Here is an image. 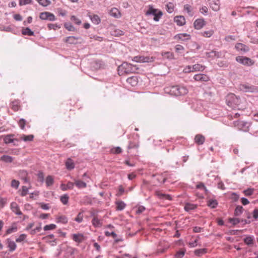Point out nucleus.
Masks as SVG:
<instances>
[{
	"label": "nucleus",
	"instance_id": "42",
	"mask_svg": "<svg viewBox=\"0 0 258 258\" xmlns=\"http://www.w3.org/2000/svg\"><path fill=\"white\" fill-rule=\"evenodd\" d=\"M92 224L96 227H100L101 226V223L100 220L96 217H94L92 219Z\"/></svg>",
	"mask_w": 258,
	"mask_h": 258
},
{
	"label": "nucleus",
	"instance_id": "2",
	"mask_svg": "<svg viewBox=\"0 0 258 258\" xmlns=\"http://www.w3.org/2000/svg\"><path fill=\"white\" fill-rule=\"evenodd\" d=\"M226 102L229 107L235 108L240 104V100L239 97L236 96L233 93H229L226 97Z\"/></svg>",
	"mask_w": 258,
	"mask_h": 258
},
{
	"label": "nucleus",
	"instance_id": "37",
	"mask_svg": "<svg viewBox=\"0 0 258 258\" xmlns=\"http://www.w3.org/2000/svg\"><path fill=\"white\" fill-rule=\"evenodd\" d=\"M54 183V179L52 176L49 175L46 178V184L47 186L52 185Z\"/></svg>",
	"mask_w": 258,
	"mask_h": 258
},
{
	"label": "nucleus",
	"instance_id": "26",
	"mask_svg": "<svg viewBox=\"0 0 258 258\" xmlns=\"http://www.w3.org/2000/svg\"><path fill=\"white\" fill-rule=\"evenodd\" d=\"M22 33L24 35L32 36L34 35V33L29 28L27 27L23 29Z\"/></svg>",
	"mask_w": 258,
	"mask_h": 258
},
{
	"label": "nucleus",
	"instance_id": "61",
	"mask_svg": "<svg viewBox=\"0 0 258 258\" xmlns=\"http://www.w3.org/2000/svg\"><path fill=\"white\" fill-rule=\"evenodd\" d=\"M111 152L114 154H119L121 153L122 149L119 147H115L111 149Z\"/></svg>",
	"mask_w": 258,
	"mask_h": 258
},
{
	"label": "nucleus",
	"instance_id": "20",
	"mask_svg": "<svg viewBox=\"0 0 258 258\" xmlns=\"http://www.w3.org/2000/svg\"><path fill=\"white\" fill-rule=\"evenodd\" d=\"M110 16L114 18H119L120 17V14L118 10L116 8H112L109 12Z\"/></svg>",
	"mask_w": 258,
	"mask_h": 258
},
{
	"label": "nucleus",
	"instance_id": "27",
	"mask_svg": "<svg viewBox=\"0 0 258 258\" xmlns=\"http://www.w3.org/2000/svg\"><path fill=\"white\" fill-rule=\"evenodd\" d=\"M192 69L194 72L203 71L205 70V67L200 64L197 63L192 66Z\"/></svg>",
	"mask_w": 258,
	"mask_h": 258
},
{
	"label": "nucleus",
	"instance_id": "15",
	"mask_svg": "<svg viewBox=\"0 0 258 258\" xmlns=\"http://www.w3.org/2000/svg\"><path fill=\"white\" fill-rule=\"evenodd\" d=\"M190 38V35L187 33H180L175 36V39L177 40H181L182 41H186Z\"/></svg>",
	"mask_w": 258,
	"mask_h": 258
},
{
	"label": "nucleus",
	"instance_id": "10",
	"mask_svg": "<svg viewBox=\"0 0 258 258\" xmlns=\"http://www.w3.org/2000/svg\"><path fill=\"white\" fill-rule=\"evenodd\" d=\"M206 25L204 19H198L194 23V26L196 29L200 30Z\"/></svg>",
	"mask_w": 258,
	"mask_h": 258
},
{
	"label": "nucleus",
	"instance_id": "41",
	"mask_svg": "<svg viewBox=\"0 0 258 258\" xmlns=\"http://www.w3.org/2000/svg\"><path fill=\"white\" fill-rule=\"evenodd\" d=\"M111 34L114 36H120L123 35V32L119 29H115L112 31Z\"/></svg>",
	"mask_w": 258,
	"mask_h": 258
},
{
	"label": "nucleus",
	"instance_id": "25",
	"mask_svg": "<svg viewBox=\"0 0 258 258\" xmlns=\"http://www.w3.org/2000/svg\"><path fill=\"white\" fill-rule=\"evenodd\" d=\"M159 11H158L157 9H154L153 6H149V9L148 10V11L146 12V15H153V16H154L157 13H158V12Z\"/></svg>",
	"mask_w": 258,
	"mask_h": 258
},
{
	"label": "nucleus",
	"instance_id": "46",
	"mask_svg": "<svg viewBox=\"0 0 258 258\" xmlns=\"http://www.w3.org/2000/svg\"><path fill=\"white\" fill-rule=\"evenodd\" d=\"M254 191V189L251 188H247L245 190H243V193L246 196H251Z\"/></svg>",
	"mask_w": 258,
	"mask_h": 258
},
{
	"label": "nucleus",
	"instance_id": "49",
	"mask_svg": "<svg viewBox=\"0 0 258 258\" xmlns=\"http://www.w3.org/2000/svg\"><path fill=\"white\" fill-rule=\"evenodd\" d=\"M8 247L11 251H14L16 248V244L14 241L9 242Z\"/></svg>",
	"mask_w": 258,
	"mask_h": 258
},
{
	"label": "nucleus",
	"instance_id": "24",
	"mask_svg": "<svg viewBox=\"0 0 258 258\" xmlns=\"http://www.w3.org/2000/svg\"><path fill=\"white\" fill-rule=\"evenodd\" d=\"M243 241L247 245H252L253 244L254 238L252 236H247L244 238Z\"/></svg>",
	"mask_w": 258,
	"mask_h": 258
},
{
	"label": "nucleus",
	"instance_id": "36",
	"mask_svg": "<svg viewBox=\"0 0 258 258\" xmlns=\"http://www.w3.org/2000/svg\"><path fill=\"white\" fill-rule=\"evenodd\" d=\"M218 205V202L216 200H210L208 203V206L211 208H215Z\"/></svg>",
	"mask_w": 258,
	"mask_h": 258
},
{
	"label": "nucleus",
	"instance_id": "60",
	"mask_svg": "<svg viewBox=\"0 0 258 258\" xmlns=\"http://www.w3.org/2000/svg\"><path fill=\"white\" fill-rule=\"evenodd\" d=\"M105 235L107 237L111 236L113 238L117 237V234L114 232H110L109 231H105Z\"/></svg>",
	"mask_w": 258,
	"mask_h": 258
},
{
	"label": "nucleus",
	"instance_id": "16",
	"mask_svg": "<svg viewBox=\"0 0 258 258\" xmlns=\"http://www.w3.org/2000/svg\"><path fill=\"white\" fill-rule=\"evenodd\" d=\"M205 141V138L204 136L198 134L195 136V142L198 145H202L204 144Z\"/></svg>",
	"mask_w": 258,
	"mask_h": 258
},
{
	"label": "nucleus",
	"instance_id": "57",
	"mask_svg": "<svg viewBox=\"0 0 258 258\" xmlns=\"http://www.w3.org/2000/svg\"><path fill=\"white\" fill-rule=\"evenodd\" d=\"M19 184L20 182L19 181L13 179L11 182V186L17 189L18 188Z\"/></svg>",
	"mask_w": 258,
	"mask_h": 258
},
{
	"label": "nucleus",
	"instance_id": "34",
	"mask_svg": "<svg viewBox=\"0 0 258 258\" xmlns=\"http://www.w3.org/2000/svg\"><path fill=\"white\" fill-rule=\"evenodd\" d=\"M116 209L119 211L122 210L125 207V203L122 201L116 202Z\"/></svg>",
	"mask_w": 258,
	"mask_h": 258
},
{
	"label": "nucleus",
	"instance_id": "52",
	"mask_svg": "<svg viewBox=\"0 0 258 258\" xmlns=\"http://www.w3.org/2000/svg\"><path fill=\"white\" fill-rule=\"evenodd\" d=\"M28 192V188L26 186H23L22 187V190L21 192V196L24 197L26 196Z\"/></svg>",
	"mask_w": 258,
	"mask_h": 258
},
{
	"label": "nucleus",
	"instance_id": "62",
	"mask_svg": "<svg viewBox=\"0 0 258 258\" xmlns=\"http://www.w3.org/2000/svg\"><path fill=\"white\" fill-rule=\"evenodd\" d=\"M26 238V235L25 234H22L16 239V241L18 242H20L24 240Z\"/></svg>",
	"mask_w": 258,
	"mask_h": 258
},
{
	"label": "nucleus",
	"instance_id": "13",
	"mask_svg": "<svg viewBox=\"0 0 258 258\" xmlns=\"http://www.w3.org/2000/svg\"><path fill=\"white\" fill-rule=\"evenodd\" d=\"M11 209L12 211L15 213L16 215H22V212L20 211L18 205L15 203L13 202L11 204Z\"/></svg>",
	"mask_w": 258,
	"mask_h": 258
},
{
	"label": "nucleus",
	"instance_id": "11",
	"mask_svg": "<svg viewBox=\"0 0 258 258\" xmlns=\"http://www.w3.org/2000/svg\"><path fill=\"white\" fill-rule=\"evenodd\" d=\"M72 238L74 241L78 243H81L85 239L84 235L80 233L72 234Z\"/></svg>",
	"mask_w": 258,
	"mask_h": 258
},
{
	"label": "nucleus",
	"instance_id": "54",
	"mask_svg": "<svg viewBox=\"0 0 258 258\" xmlns=\"http://www.w3.org/2000/svg\"><path fill=\"white\" fill-rule=\"evenodd\" d=\"M83 214L80 212L78 214L77 216L75 218V220L78 223H81L83 221Z\"/></svg>",
	"mask_w": 258,
	"mask_h": 258
},
{
	"label": "nucleus",
	"instance_id": "33",
	"mask_svg": "<svg viewBox=\"0 0 258 258\" xmlns=\"http://www.w3.org/2000/svg\"><path fill=\"white\" fill-rule=\"evenodd\" d=\"M243 207L241 206H237L234 211V215L238 216L240 215L243 212Z\"/></svg>",
	"mask_w": 258,
	"mask_h": 258
},
{
	"label": "nucleus",
	"instance_id": "31",
	"mask_svg": "<svg viewBox=\"0 0 258 258\" xmlns=\"http://www.w3.org/2000/svg\"><path fill=\"white\" fill-rule=\"evenodd\" d=\"M207 251L206 248H201L196 249L194 251L195 254L198 256H201L203 254L206 253Z\"/></svg>",
	"mask_w": 258,
	"mask_h": 258
},
{
	"label": "nucleus",
	"instance_id": "35",
	"mask_svg": "<svg viewBox=\"0 0 258 258\" xmlns=\"http://www.w3.org/2000/svg\"><path fill=\"white\" fill-rule=\"evenodd\" d=\"M91 20L92 22L95 24H99L101 22V20L99 17L96 15H93L91 18Z\"/></svg>",
	"mask_w": 258,
	"mask_h": 258
},
{
	"label": "nucleus",
	"instance_id": "45",
	"mask_svg": "<svg viewBox=\"0 0 258 258\" xmlns=\"http://www.w3.org/2000/svg\"><path fill=\"white\" fill-rule=\"evenodd\" d=\"M57 222L66 224L68 222V219L65 216H61L58 217Z\"/></svg>",
	"mask_w": 258,
	"mask_h": 258
},
{
	"label": "nucleus",
	"instance_id": "30",
	"mask_svg": "<svg viewBox=\"0 0 258 258\" xmlns=\"http://www.w3.org/2000/svg\"><path fill=\"white\" fill-rule=\"evenodd\" d=\"M197 208V205L190 204V203H186L184 206V210L186 211L189 212L191 210H193Z\"/></svg>",
	"mask_w": 258,
	"mask_h": 258
},
{
	"label": "nucleus",
	"instance_id": "8",
	"mask_svg": "<svg viewBox=\"0 0 258 258\" xmlns=\"http://www.w3.org/2000/svg\"><path fill=\"white\" fill-rule=\"evenodd\" d=\"M235 48L237 51H241L242 53L247 52L249 50L248 46L241 43H236Z\"/></svg>",
	"mask_w": 258,
	"mask_h": 258
},
{
	"label": "nucleus",
	"instance_id": "28",
	"mask_svg": "<svg viewBox=\"0 0 258 258\" xmlns=\"http://www.w3.org/2000/svg\"><path fill=\"white\" fill-rule=\"evenodd\" d=\"M75 184L79 188H85L87 187L86 183L80 180H76L75 181Z\"/></svg>",
	"mask_w": 258,
	"mask_h": 258
},
{
	"label": "nucleus",
	"instance_id": "3",
	"mask_svg": "<svg viewBox=\"0 0 258 258\" xmlns=\"http://www.w3.org/2000/svg\"><path fill=\"white\" fill-rule=\"evenodd\" d=\"M188 90L186 87L181 86H173L170 88L168 93L175 96L183 95L187 94Z\"/></svg>",
	"mask_w": 258,
	"mask_h": 258
},
{
	"label": "nucleus",
	"instance_id": "12",
	"mask_svg": "<svg viewBox=\"0 0 258 258\" xmlns=\"http://www.w3.org/2000/svg\"><path fill=\"white\" fill-rule=\"evenodd\" d=\"M80 39V37H77L75 36H69L66 38L63 41L68 43L71 44H76L78 42V40Z\"/></svg>",
	"mask_w": 258,
	"mask_h": 258
},
{
	"label": "nucleus",
	"instance_id": "14",
	"mask_svg": "<svg viewBox=\"0 0 258 258\" xmlns=\"http://www.w3.org/2000/svg\"><path fill=\"white\" fill-rule=\"evenodd\" d=\"M156 195L161 200H168L169 201L172 200V197L169 195H167L161 192L160 191H156Z\"/></svg>",
	"mask_w": 258,
	"mask_h": 258
},
{
	"label": "nucleus",
	"instance_id": "53",
	"mask_svg": "<svg viewBox=\"0 0 258 258\" xmlns=\"http://www.w3.org/2000/svg\"><path fill=\"white\" fill-rule=\"evenodd\" d=\"M64 27L70 31H73L75 29L74 27L70 23H66L64 24Z\"/></svg>",
	"mask_w": 258,
	"mask_h": 258
},
{
	"label": "nucleus",
	"instance_id": "17",
	"mask_svg": "<svg viewBox=\"0 0 258 258\" xmlns=\"http://www.w3.org/2000/svg\"><path fill=\"white\" fill-rule=\"evenodd\" d=\"M174 21L178 26H183L185 24V20L183 16H178L174 18Z\"/></svg>",
	"mask_w": 258,
	"mask_h": 258
},
{
	"label": "nucleus",
	"instance_id": "7",
	"mask_svg": "<svg viewBox=\"0 0 258 258\" xmlns=\"http://www.w3.org/2000/svg\"><path fill=\"white\" fill-rule=\"evenodd\" d=\"M194 79L196 81H199L201 82H208L210 80L209 77L203 74H198L194 76Z\"/></svg>",
	"mask_w": 258,
	"mask_h": 258
},
{
	"label": "nucleus",
	"instance_id": "39",
	"mask_svg": "<svg viewBox=\"0 0 258 258\" xmlns=\"http://www.w3.org/2000/svg\"><path fill=\"white\" fill-rule=\"evenodd\" d=\"M26 120L24 118H21L18 121V124L21 129L24 130L26 125Z\"/></svg>",
	"mask_w": 258,
	"mask_h": 258
},
{
	"label": "nucleus",
	"instance_id": "48",
	"mask_svg": "<svg viewBox=\"0 0 258 258\" xmlns=\"http://www.w3.org/2000/svg\"><path fill=\"white\" fill-rule=\"evenodd\" d=\"M56 227V226L55 224H51L49 225H46L44 227V230L47 231L50 230H52L55 229Z\"/></svg>",
	"mask_w": 258,
	"mask_h": 258
},
{
	"label": "nucleus",
	"instance_id": "59",
	"mask_svg": "<svg viewBox=\"0 0 258 258\" xmlns=\"http://www.w3.org/2000/svg\"><path fill=\"white\" fill-rule=\"evenodd\" d=\"M71 20L74 22L75 24H76L77 25H80L81 23V21L80 20H79L78 18H77L76 16H72L71 17Z\"/></svg>",
	"mask_w": 258,
	"mask_h": 258
},
{
	"label": "nucleus",
	"instance_id": "55",
	"mask_svg": "<svg viewBox=\"0 0 258 258\" xmlns=\"http://www.w3.org/2000/svg\"><path fill=\"white\" fill-rule=\"evenodd\" d=\"M47 26L49 30L53 29V30H55L57 29L60 28V26L56 24H48Z\"/></svg>",
	"mask_w": 258,
	"mask_h": 258
},
{
	"label": "nucleus",
	"instance_id": "47",
	"mask_svg": "<svg viewBox=\"0 0 258 258\" xmlns=\"http://www.w3.org/2000/svg\"><path fill=\"white\" fill-rule=\"evenodd\" d=\"M185 250L177 251L175 255V258H182L185 254Z\"/></svg>",
	"mask_w": 258,
	"mask_h": 258
},
{
	"label": "nucleus",
	"instance_id": "64",
	"mask_svg": "<svg viewBox=\"0 0 258 258\" xmlns=\"http://www.w3.org/2000/svg\"><path fill=\"white\" fill-rule=\"evenodd\" d=\"M252 216L255 220L258 219V208L253 211Z\"/></svg>",
	"mask_w": 258,
	"mask_h": 258
},
{
	"label": "nucleus",
	"instance_id": "22",
	"mask_svg": "<svg viewBox=\"0 0 258 258\" xmlns=\"http://www.w3.org/2000/svg\"><path fill=\"white\" fill-rule=\"evenodd\" d=\"M20 102L18 100L12 101L11 104L12 109L15 111H18L20 107Z\"/></svg>",
	"mask_w": 258,
	"mask_h": 258
},
{
	"label": "nucleus",
	"instance_id": "4",
	"mask_svg": "<svg viewBox=\"0 0 258 258\" xmlns=\"http://www.w3.org/2000/svg\"><path fill=\"white\" fill-rule=\"evenodd\" d=\"M236 60L244 66H251L254 64V61L250 58L243 56H238L236 57Z\"/></svg>",
	"mask_w": 258,
	"mask_h": 258
},
{
	"label": "nucleus",
	"instance_id": "19",
	"mask_svg": "<svg viewBox=\"0 0 258 258\" xmlns=\"http://www.w3.org/2000/svg\"><path fill=\"white\" fill-rule=\"evenodd\" d=\"M66 168L71 170L75 168V164L71 158H68L65 162Z\"/></svg>",
	"mask_w": 258,
	"mask_h": 258
},
{
	"label": "nucleus",
	"instance_id": "44",
	"mask_svg": "<svg viewBox=\"0 0 258 258\" xmlns=\"http://www.w3.org/2000/svg\"><path fill=\"white\" fill-rule=\"evenodd\" d=\"M39 5L46 7L50 4V2L49 0H36Z\"/></svg>",
	"mask_w": 258,
	"mask_h": 258
},
{
	"label": "nucleus",
	"instance_id": "23",
	"mask_svg": "<svg viewBox=\"0 0 258 258\" xmlns=\"http://www.w3.org/2000/svg\"><path fill=\"white\" fill-rule=\"evenodd\" d=\"M14 136V135L13 134H10L5 136L4 138L5 143L8 144L13 143L14 141V139H13Z\"/></svg>",
	"mask_w": 258,
	"mask_h": 258
},
{
	"label": "nucleus",
	"instance_id": "21",
	"mask_svg": "<svg viewBox=\"0 0 258 258\" xmlns=\"http://www.w3.org/2000/svg\"><path fill=\"white\" fill-rule=\"evenodd\" d=\"M126 82L132 86H136L138 84V79L136 77L133 76L127 78Z\"/></svg>",
	"mask_w": 258,
	"mask_h": 258
},
{
	"label": "nucleus",
	"instance_id": "40",
	"mask_svg": "<svg viewBox=\"0 0 258 258\" xmlns=\"http://www.w3.org/2000/svg\"><path fill=\"white\" fill-rule=\"evenodd\" d=\"M69 199V196L67 194H65L60 197V201L63 205H67L68 203Z\"/></svg>",
	"mask_w": 258,
	"mask_h": 258
},
{
	"label": "nucleus",
	"instance_id": "29",
	"mask_svg": "<svg viewBox=\"0 0 258 258\" xmlns=\"http://www.w3.org/2000/svg\"><path fill=\"white\" fill-rule=\"evenodd\" d=\"M1 160L6 163H12L13 161V158L8 155H3L1 157Z\"/></svg>",
	"mask_w": 258,
	"mask_h": 258
},
{
	"label": "nucleus",
	"instance_id": "1",
	"mask_svg": "<svg viewBox=\"0 0 258 258\" xmlns=\"http://www.w3.org/2000/svg\"><path fill=\"white\" fill-rule=\"evenodd\" d=\"M138 69L137 66L124 62L118 67V72L119 75H123L130 73H136Z\"/></svg>",
	"mask_w": 258,
	"mask_h": 258
},
{
	"label": "nucleus",
	"instance_id": "51",
	"mask_svg": "<svg viewBox=\"0 0 258 258\" xmlns=\"http://www.w3.org/2000/svg\"><path fill=\"white\" fill-rule=\"evenodd\" d=\"M162 15V12L161 11H159L158 12V13H157L154 16V20L157 22L158 21L159 19L161 18Z\"/></svg>",
	"mask_w": 258,
	"mask_h": 258
},
{
	"label": "nucleus",
	"instance_id": "50",
	"mask_svg": "<svg viewBox=\"0 0 258 258\" xmlns=\"http://www.w3.org/2000/svg\"><path fill=\"white\" fill-rule=\"evenodd\" d=\"M17 230V228L16 226H12L11 227L9 228L6 231L7 234H10L13 232H16Z\"/></svg>",
	"mask_w": 258,
	"mask_h": 258
},
{
	"label": "nucleus",
	"instance_id": "5",
	"mask_svg": "<svg viewBox=\"0 0 258 258\" xmlns=\"http://www.w3.org/2000/svg\"><path fill=\"white\" fill-rule=\"evenodd\" d=\"M39 18L42 20H48L50 21H54L56 20L55 16L54 14L48 12L41 13Z\"/></svg>",
	"mask_w": 258,
	"mask_h": 258
},
{
	"label": "nucleus",
	"instance_id": "56",
	"mask_svg": "<svg viewBox=\"0 0 258 258\" xmlns=\"http://www.w3.org/2000/svg\"><path fill=\"white\" fill-rule=\"evenodd\" d=\"M213 34V31L209 30L204 31L202 33V35L206 37H210Z\"/></svg>",
	"mask_w": 258,
	"mask_h": 258
},
{
	"label": "nucleus",
	"instance_id": "18",
	"mask_svg": "<svg viewBox=\"0 0 258 258\" xmlns=\"http://www.w3.org/2000/svg\"><path fill=\"white\" fill-rule=\"evenodd\" d=\"M74 186V183L72 182H68L67 184L62 183L60 185V188L62 190L65 191L68 189H73Z\"/></svg>",
	"mask_w": 258,
	"mask_h": 258
},
{
	"label": "nucleus",
	"instance_id": "43",
	"mask_svg": "<svg viewBox=\"0 0 258 258\" xmlns=\"http://www.w3.org/2000/svg\"><path fill=\"white\" fill-rule=\"evenodd\" d=\"M184 10L187 12L188 14L190 16H193V13L192 12V9L190 5L187 4L184 6Z\"/></svg>",
	"mask_w": 258,
	"mask_h": 258
},
{
	"label": "nucleus",
	"instance_id": "32",
	"mask_svg": "<svg viewBox=\"0 0 258 258\" xmlns=\"http://www.w3.org/2000/svg\"><path fill=\"white\" fill-rule=\"evenodd\" d=\"M21 140H23L25 142L32 141L34 139V136L32 135H30L28 136L22 135L21 137Z\"/></svg>",
	"mask_w": 258,
	"mask_h": 258
},
{
	"label": "nucleus",
	"instance_id": "38",
	"mask_svg": "<svg viewBox=\"0 0 258 258\" xmlns=\"http://www.w3.org/2000/svg\"><path fill=\"white\" fill-rule=\"evenodd\" d=\"M162 55L167 59H172L174 58V54L171 52L167 51L162 53Z\"/></svg>",
	"mask_w": 258,
	"mask_h": 258
},
{
	"label": "nucleus",
	"instance_id": "6",
	"mask_svg": "<svg viewBox=\"0 0 258 258\" xmlns=\"http://www.w3.org/2000/svg\"><path fill=\"white\" fill-rule=\"evenodd\" d=\"M240 89L246 92H255L257 91V87L253 85H249L247 84L241 85Z\"/></svg>",
	"mask_w": 258,
	"mask_h": 258
},
{
	"label": "nucleus",
	"instance_id": "63",
	"mask_svg": "<svg viewBox=\"0 0 258 258\" xmlns=\"http://www.w3.org/2000/svg\"><path fill=\"white\" fill-rule=\"evenodd\" d=\"M208 9L206 6H203L200 9V12L206 15L208 13Z\"/></svg>",
	"mask_w": 258,
	"mask_h": 258
},
{
	"label": "nucleus",
	"instance_id": "9",
	"mask_svg": "<svg viewBox=\"0 0 258 258\" xmlns=\"http://www.w3.org/2000/svg\"><path fill=\"white\" fill-rule=\"evenodd\" d=\"M209 2L210 6L213 11L217 12L220 10L219 0H209Z\"/></svg>",
	"mask_w": 258,
	"mask_h": 258
},
{
	"label": "nucleus",
	"instance_id": "58",
	"mask_svg": "<svg viewBox=\"0 0 258 258\" xmlns=\"http://www.w3.org/2000/svg\"><path fill=\"white\" fill-rule=\"evenodd\" d=\"M229 221L230 223L235 225L240 222V220L238 218H229Z\"/></svg>",
	"mask_w": 258,
	"mask_h": 258
}]
</instances>
